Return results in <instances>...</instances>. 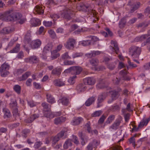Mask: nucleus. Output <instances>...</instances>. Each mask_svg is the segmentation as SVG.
<instances>
[{"mask_svg": "<svg viewBox=\"0 0 150 150\" xmlns=\"http://www.w3.org/2000/svg\"><path fill=\"white\" fill-rule=\"evenodd\" d=\"M141 52V48L136 46L131 47L129 49V54L132 56L133 60L139 64V62L137 60Z\"/></svg>", "mask_w": 150, "mask_h": 150, "instance_id": "f257e3e1", "label": "nucleus"}, {"mask_svg": "<svg viewBox=\"0 0 150 150\" xmlns=\"http://www.w3.org/2000/svg\"><path fill=\"white\" fill-rule=\"evenodd\" d=\"M18 12H16L13 9L9 10L7 11L4 14V18L7 21H16V15Z\"/></svg>", "mask_w": 150, "mask_h": 150, "instance_id": "f03ea898", "label": "nucleus"}, {"mask_svg": "<svg viewBox=\"0 0 150 150\" xmlns=\"http://www.w3.org/2000/svg\"><path fill=\"white\" fill-rule=\"evenodd\" d=\"M41 105L43 107V112L44 115L50 119L54 118V115L51 112L49 105L46 102H44L42 103Z\"/></svg>", "mask_w": 150, "mask_h": 150, "instance_id": "7ed1b4c3", "label": "nucleus"}, {"mask_svg": "<svg viewBox=\"0 0 150 150\" xmlns=\"http://www.w3.org/2000/svg\"><path fill=\"white\" fill-rule=\"evenodd\" d=\"M10 68V66L6 62L1 65L0 67V73L2 77H5L9 74L8 70Z\"/></svg>", "mask_w": 150, "mask_h": 150, "instance_id": "20e7f679", "label": "nucleus"}, {"mask_svg": "<svg viewBox=\"0 0 150 150\" xmlns=\"http://www.w3.org/2000/svg\"><path fill=\"white\" fill-rule=\"evenodd\" d=\"M150 120V117L148 118L143 119L140 122L137 127L136 126H133L131 131L132 132L137 131L139 128L143 127L144 126H146Z\"/></svg>", "mask_w": 150, "mask_h": 150, "instance_id": "39448f33", "label": "nucleus"}, {"mask_svg": "<svg viewBox=\"0 0 150 150\" xmlns=\"http://www.w3.org/2000/svg\"><path fill=\"white\" fill-rule=\"evenodd\" d=\"M10 108L13 110V116L18 117L19 116V113L17 108V104L16 100L11 101L9 104Z\"/></svg>", "mask_w": 150, "mask_h": 150, "instance_id": "423d86ee", "label": "nucleus"}, {"mask_svg": "<svg viewBox=\"0 0 150 150\" xmlns=\"http://www.w3.org/2000/svg\"><path fill=\"white\" fill-rule=\"evenodd\" d=\"M53 48L52 45L51 43L47 44L44 47L42 54V58L44 59H46L47 58V54H46L50 52H51V50Z\"/></svg>", "mask_w": 150, "mask_h": 150, "instance_id": "0eeeda50", "label": "nucleus"}, {"mask_svg": "<svg viewBox=\"0 0 150 150\" xmlns=\"http://www.w3.org/2000/svg\"><path fill=\"white\" fill-rule=\"evenodd\" d=\"M76 42L75 40L74 39L69 38L67 40L66 43L64 44V46L67 49H72L74 47Z\"/></svg>", "mask_w": 150, "mask_h": 150, "instance_id": "6e6552de", "label": "nucleus"}, {"mask_svg": "<svg viewBox=\"0 0 150 150\" xmlns=\"http://www.w3.org/2000/svg\"><path fill=\"white\" fill-rule=\"evenodd\" d=\"M72 11L69 8H66L62 13V17L66 19L67 20H69L71 18V14L72 13Z\"/></svg>", "mask_w": 150, "mask_h": 150, "instance_id": "1a4fd4ad", "label": "nucleus"}, {"mask_svg": "<svg viewBox=\"0 0 150 150\" xmlns=\"http://www.w3.org/2000/svg\"><path fill=\"white\" fill-rule=\"evenodd\" d=\"M71 74L73 75H79L82 71L81 67L78 66H74L71 67Z\"/></svg>", "mask_w": 150, "mask_h": 150, "instance_id": "9d476101", "label": "nucleus"}, {"mask_svg": "<svg viewBox=\"0 0 150 150\" xmlns=\"http://www.w3.org/2000/svg\"><path fill=\"white\" fill-rule=\"evenodd\" d=\"M99 144V142L96 140H94L90 143L86 147V150H93V148H95Z\"/></svg>", "mask_w": 150, "mask_h": 150, "instance_id": "9b49d317", "label": "nucleus"}, {"mask_svg": "<svg viewBox=\"0 0 150 150\" xmlns=\"http://www.w3.org/2000/svg\"><path fill=\"white\" fill-rule=\"evenodd\" d=\"M107 93H104L99 96L98 99L97 108H99L102 106V103L107 96Z\"/></svg>", "mask_w": 150, "mask_h": 150, "instance_id": "f8f14e48", "label": "nucleus"}, {"mask_svg": "<svg viewBox=\"0 0 150 150\" xmlns=\"http://www.w3.org/2000/svg\"><path fill=\"white\" fill-rule=\"evenodd\" d=\"M111 44L112 45L110 47L111 50L115 52L116 54H117L119 51V48L118 46V44L116 42L112 40L111 41Z\"/></svg>", "mask_w": 150, "mask_h": 150, "instance_id": "ddd939ff", "label": "nucleus"}, {"mask_svg": "<svg viewBox=\"0 0 150 150\" xmlns=\"http://www.w3.org/2000/svg\"><path fill=\"white\" fill-rule=\"evenodd\" d=\"M83 81L85 83L90 85H94L96 83V80L93 77H88L84 79Z\"/></svg>", "mask_w": 150, "mask_h": 150, "instance_id": "4468645a", "label": "nucleus"}, {"mask_svg": "<svg viewBox=\"0 0 150 150\" xmlns=\"http://www.w3.org/2000/svg\"><path fill=\"white\" fill-rule=\"evenodd\" d=\"M25 61L27 62H29L36 63L39 61V58L36 56L30 57L29 58L25 59Z\"/></svg>", "mask_w": 150, "mask_h": 150, "instance_id": "2eb2a0df", "label": "nucleus"}, {"mask_svg": "<svg viewBox=\"0 0 150 150\" xmlns=\"http://www.w3.org/2000/svg\"><path fill=\"white\" fill-rule=\"evenodd\" d=\"M41 44V41L38 39L32 41L31 44V46L32 49L37 48L40 46Z\"/></svg>", "mask_w": 150, "mask_h": 150, "instance_id": "dca6fc26", "label": "nucleus"}, {"mask_svg": "<svg viewBox=\"0 0 150 150\" xmlns=\"http://www.w3.org/2000/svg\"><path fill=\"white\" fill-rule=\"evenodd\" d=\"M66 118L65 117L61 116L55 118L54 120V123L57 125L61 124L64 122Z\"/></svg>", "mask_w": 150, "mask_h": 150, "instance_id": "f3484780", "label": "nucleus"}, {"mask_svg": "<svg viewBox=\"0 0 150 150\" xmlns=\"http://www.w3.org/2000/svg\"><path fill=\"white\" fill-rule=\"evenodd\" d=\"M16 21H17L18 23L21 24H23L26 21V19L22 18V15L20 13H18L16 15Z\"/></svg>", "mask_w": 150, "mask_h": 150, "instance_id": "a211bd4d", "label": "nucleus"}, {"mask_svg": "<svg viewBox=\"0 0 150 150\" xmlns=\"http://www.w3.org/2000/svg\"><path fill=\"white\" fill-rule=\"evenodd\" d=\"M30 23L32 26H37L41 24V21L37 18H33L30 20Z\"/></svg>", "mask_w": 150, "mask_h": 150, "instance_id": "6ab92c4d", "label": "nucleus"}, {"mask_svg": "<svg viewBox=\"0 0 150 150\" xmlns=\"http://www.w3.org/2000/svg\"><path fill=\"white\" fill-rule=\"evenodd\" d=\"M86 89V86L83 83L78 85L76 89L79 93L84 92Z\"/></svg>", "mask_w": 150, "mask_h": 150, "instance_id": "aec40b11", "label": "nucleus"}, {"mask_svg": "<svg viewBox=\"0 0 150 150\" xmlns=\"http://www.w3.org/2000/svg\"><path fill=\"white\" fill-rule=\"evenodd\" d=\"M121 123V120H116L114 123L109 127L110 129L116 130L118 128Z\"/></svg>", "mask_w": 150, "mask_h": 150, "instance_id": "412c9836", "label": "nucleus"}, {"mask_svg": "<svg viewBox=\"0 0 150 150\" xmlns=\"http://www.w3.org/2000/svg\"><path fill=\"white\" fill-rule=\"evenodd\" d=\"M53 83L54 86L58 87L64 86L65 85L64 82L60 79H55L53 81Z\"/></svg>", "mask_w": 150, "mask_h": 150, "instance_id": "4be33fe9", "label": "nucleus"}, {"mask_svg": "<svg viewBox=\"0 0 150 150\" xmlns=\"http://www.w3.org/2000/svg\"><path fill=\"white\" fill-rule=\"evenodd\" d=\"M39 117V115L38 114H34L31 115L30 117L25 120V121L27 123H31Z\"/></svg>", "mask_w": 150, "mask_h": 150, "instance_id": "5701e85b", "label": "nucleus"}, {"mask_svg": "<svg viewBox=\"0 0 150 150\" xmlns=\"http://www.w3.org/2000/svg\"><path fill=\"white\" fill-rule=\"evenodd\" d=\"M62 69L60 67H57L54 69L52 71L51 74L54 75L59 76L62 72Z\"/></svg>", "mask_w": 150, "mask_h": 150, "instance_id": "b1692460", "label": "nucleus"}, {"mask_svg": "<svg viewBox=\"0 0 150 150\" xmlns=\"http://www.w3.org/2000/svg\"><path fill=\"white\" fill-rule=\"evenodd\" d=\"M44 8L43 6L37 5L34 9L37 13L41 14L44 13Z\"/></svg>", "mask_w": 150, "mask_h": 150, "instance_id": "393cba45", "label": "nucleus"}, {"mask_svg": "<svg viewBox=\"0 0 150 150\" xmlns=\"http://www.w3.org/2000/svg\"><path fill=\"white\" fill-rule=\"evenodd\" d=\"M31 74V73L30 71L26 72L24 74L22 75L21 77H19L18 79L20 81L25 80Z\"/></svg>", "mask_w": 150, "mask_h": 150, "instance_id": "a878e982", "label": "nucleus"}, {"mask_svg": "<svg viewBox=\"0 0 150 150\" xmlns=\"http://www.w3.org/2000/svg\"><path fill=\"white\" fill-rule=\"evenodd\" d=\"M83 120V119L81 117H75L72 120V123L73 125H79Z\"/></svg>", "mask_w": 150, "mask_h": 150, "instance_id": "bb28decb", "label": "nucleus"}, {"mask_svg": "<svg viewBox=\"0 0 150 150\" xmlns=\"http://www.w3.org/2000/svg\"><path fill=\"white\" fill-rule=\"evenodd\" d=\"M46 96L47 101L48 103H50L51 104H52L55 103V101L54 98L51 94L49 93H47Z\"/></svg>", "mask_w": 150, "mask_h": 150, "instance_id": "cd10ccee", "label": "nucleus"}, {"mask_svg": "<svg viewBox=\"0 0 150 150\" xmlns=\"http://www.w3.org/2000/svg\"><path fill=\"white\" fill-rule=\"evenodd\" d=\"M107 86L105 84V82L101 80L100 81L99 83L97 84L96 87L98 89H102L106 88Z\"/></svg>", "mask_w": 150, "mask_h": 150, "instance_id": "c85d7f7f", "label": "nucleus"}, {"mask_svg": "<svg viewBox=\"0 0 150 150\" xmlns=\"http://www.w3.org/2000/svg\"><path fill=\"white\" fill-rule=\"evenodd\" d=\"M68 129L67 128H64L62 129V131L56 136L58 137L59 139H60L65 134H66Z\"/></svg>", "mask_w": 150, "mask_h": 150, "instance_id": "c756f323", "label": "nucleus"}, {"mask_svg": "<svg viewBox=\"0 0 150 150\" xmlns=\"http://www.w3.org/2000/svg\"><path fill=\"white\" fill-rule=\"evenodd\" d=\"M96 100L95 97L92 96L89 98L86 101L85 105L86 106H88L94 103Z\"/></svg>", "mask_w": 150, "mask_h": 150, "instance_id": "7c9ffc66", "label": "nucleus"}, {"mask_svg": "<svg viewBox=\"0 0 150 150\" xmlns=\"http://www.w3.org/2000/svg\"><path fill=\"white\" fill-rule=\"evenodd\" d=\"M72 145V143L71 142V140L69 139L66 140L63 145L64 148L65 149H67L71 147Z\"/></svg>", "mask_w": 150, "mask_h": 150, "instance_id": "2f4dec72", "label": "nucleus"}, {"mask_svg": "<svg viewBox=\"0 0 150 150\" xmlns=\"http://www.w3.org/2000/svg\"><path fill=\"white\" fill-rule=\"evenodd\" d=\"M89 62L90 64L94 67L97 66L99 63L98 60L96 58L91 59L89 60Z\"/></svg>", "mask_w": 150, "mask_h": 150, "instance_id": "473e14b6", "label": "nucleus"}, {"mask_svg": "<svg viewBox=\"0 0 150 150\" xmlns=\"http://www.w3.org/2000/svg\"><path fill=\"white\" fill-rule=\"evenodd\" d=\"M4 116V118H9L11 116V114L9 110L7 108L3 109Z\"/></svg>", "mask_w": 150, "mask_h": 150, "instance_id": "72a5a7b5", "label": "nucleus"}, {"mask_svg": "<svg viewBox=\"0 0 150 150\" xmlns=\"http://www.w3.org/2000/svg\"><path fill=\"white\" fill-rule=\"evenodd\" d=\"M52 59L53 60L59 56V54L56 50H54L51 52Z\"/></svg>", "mask_w": 150, "mask_h": 150, "instance_id": "f704fd0d", "label": "nucleus"}, {"mask_svg": "<svg viewBox=\"0 0 150 150\" xmlns=\"http://www.w3.org/2000/svg\"><path fill=\"white\" fill-rule=\"evenodd\" d=\"M135 136L131 137L128 139L129 142V144H132L133 146L135 148L136 146H137V144L135 143Z\"/></svg>", "mask_w": 150, "mask_h": 150, "instance_id": "c9c22d12", "label": "nucleus"}, {"mask_svg": "<svg viewBox=\"0 0 150 150\" xmlns=\"http://www.w3.org/2000/svg\"><path fill=\"white\" fill-rule=\"evenodd\" d=\"M110 93H111V98L114 100L116 99L119 96L118 92L116 91H112Z\"/></svg>", "mask_w": 150, "mask_h": 150, "instance_id": "e433bc0d", "label": "nucleus"}, {"mask_svg": "<svg viewBox=\"0 0 150 150\" xmlns=\"http://www.w3.org/2000/svg\"><path fill=\"white\" fill-rule=\"evenodd\" d=\"M11 30L10 27H5L0 31V33L4 34H8L10 33Z\"/></svg>", "mask_w": 150, "mask_h": 150, "instance_id": "4c0bfd02", "label": "nucleus"}, {"mask_svg": "<svg viewBox=\"0 0 150 150\" xmlns=\"http://www.w3.org/2000/svg\"><path fill=\"white\" fill-rule=\"evenodd\" d=\"M140 6V3L139 2H137L134 4L132 7V8L130 10L131 13L133 12L135 10H137L139 8Z\"/></svg>", "mask_w": 150, "mask_h": 150, "instance_id": "58836bf2", "label": "nucleus"}, {"mask_svg": "<svg viewBox=\"0 0 150 150\" xmlns=\"http://www.w3.org/2000/svg\"><path fill=\"white\" fill-rule=\"evenodd\" d=\"M31 41L30 35V34H27L26 35L24 38L23 41L25 43H29Z\"/></svg>", "mask_w": 150, "mask_h": 150, "instance_id": "ea45409f", "label": "nucleus"}, {"mask_svg": "<svg viewBox=\"0 0 150 150\" xmlns=\"http://www.w3.org/2000/svg\"><path fill=\"white\" fill-rule=\"evenodd\" d=\"M120 108L118 105L115 104L112 106L110 108V109L112 111H119L120 110Z\"/></svg>", "mask_w": 150, "mask_h": 150, "instance_id": "a19ab883", "label": "nucleus"}, {"mask_svg": "<svg viewBox=\"0 0 150 150\" xmlns=\"http://www.w3.org/2000/svg\"><path fill=\"white\" fill-rule=\"evenodd\" d=\"M20 49V45L17 44L15 47L12 50H11L10 52V53H16L18 52Z\"/></svg>", "mask_w": 150, "mask_h": 150, "instance_id": "79ce46f5", "label": "nucleus"}, {"mask_svg": "<svg viewBox=\"0 0 150 150\" xmlns=\"http://www.w3.org/2000/svg\"><path fill=\"white\" fill-rule=\"evenodd\" d=\"M59 102L62 103L63 105H67L69 103L68 99L65 97H63L59 100Z\"/></svg>", "mask_w": 150, "mask_h": 150, "instance_id": "37998d69", "label": "nucleus"}, {"mask_svg": "<svg viewBox=\"0 0 150 150\" xmlns=\"http://www.w3.org/2000/svg\"><path fill=\"white\" fill-rule=\"evenodd\" d=\"M80 45L83 46H87L90 45L91 43V41L89 40H83L80 42Z\"/></svg>", "mask_w": 150, "mask_h": 150, "instance_id": "c03bdc74", "label": "nucleus"}, {"mask_svg": "<svg viewBox=\"0 0 150 150\" xmlns=\"http://www.w3.org/2000/svg\"><path fill=\"white\" fill-rule=\"evenodd\" d=\"M102 111L101 110L97 111L91 115V116L93 117L99 116L102 113Z\"/></svg>", "mask_w": 150, "mask_h": 150, "instance_id": "a18cd8bd", "label": "nucleus"}, {"mask_svg": "<svg viewBox=\"0 0 150 150\" xmlns=\"http://www.w3.org/2000/svg\"><path fill=\"white\" fill-rule=\"evenodd\" d=\"M13 89L18 94L20 93L21 91V87L19 85H15L13 87Z\"/></svg>", "mask_w": 150, "mask_h": 150, "instance_id": "49530a36", "label": "nucleus"}, {"mask_svg": "<svg viewBox=\"0 0 150 150\" xmlns=\"http://www.w3.org/2000/svg\"><path fill=\"white\" fill-rule=\"evenodd\" d=\"M76 77H77L75 75L70 76L68 80V82L71 84L74 83L75 82V80Z\"/></svg>", "mask_w": 150, "mask_h": 150, "instance_id": "de8ad7c7", "label": "nucleus"}, {"mask_svg": "<svg viewBox=\"0 0 150 150\" xmlns=\"http://www.w3.org/2000/svg\"><path fill=\"white\" fill-rule=\"evenodd\" d=\"M52 144L54 146L60 140L57 137L56 135L52 138Z\"/></svg>", "mask_w": 150, "mask_h": 150, "instance_id": "09e8293b", "label": "nucleus"}, {"mask_svg": "<svg viewBox=\"0 0 150 150\" xmlns=\"http://www.w3.org/2000/svg\"><path fill=\"white\" fill-rule=\"evenodd\" d=\"M0 149L1 150H8L7 144L6 143L1 144L0 145Z\"/></svg>", "mask_w": 150, "mask_h": 150, "instance_id": "8fccbe9b", "label": "nucleus"}, {"mask_svg": "<svg viewBox=\"0 0 150 150\" xmlns=\"http://www.w3.org/2000/svg\"><path fill=\"white\" fill-rule=\"evenodd\" d=\"M115 115H110L108 118L106 122L107 123L110 124L115 119Z\"/></svg>", "mask_w": 150, "mask_h": 150, "instance_id": "3c124183", "label": "nucleus"}, {"mask_svg": "<svg viewBox=\"0 0 150 150\" xmlns=\"http://www.w3.org/2000/svg\"><path fill=\"white\" fill-rule=\"evenodd\" d=\"M149 35L150 34L148 33L146 34L142 35L140 37H137V38L140 40L142 41L147 38Z\"/></svg>", "mask_w": 150, "mask_h": 150, "instance_id": "603ef678", "label": "nucleus"}, {"mask_svg": "<svg viewBox=\"0 0 150 150\" xmlns=\"http://www.w3.org/2000/svg\"><path fill=\"white\" fill-rule=\"evenodd\" d=\"M106 118V117L105 116V115H103L101 117H100V118L98 120V124H102L103 123V122Z\"/></svg>", "mask_w": 150, "mask_h": 150, "instance_id": "864d4df0", "label": "nucleus"}, {"mask_svg": "<svg viewBox=\"0 0 150 150\" xmlns=\"http://www.w3.org/2000/svg\"><path fill=\"white\" fill-rule=\"evenodd\" d=\"M44 25L47 27L51 26L52 24V22L51 21H44L43 22Z\"/></svg>", "mask_w": 150, "mask_h": 150, "instance_id": "5fc2aeb1", "label": "nucleus"}, {"mask_svg": "<svg viewBox=\"0 0 150 150\" xmlns=\"http://www.w3.org/2000/svg\"><path fill=\"white\" fill-rule=\"evenodd\" d=\"M50 17L52 18L54 21L56 20L58 18H59L60 16L56 14H51L50 15Z\"/></svg>", "mask_w": 150, "mask_h": 150, "instance_id": "6e6d98bb", "label": "nucleus"}, {"mask_svg": "<svg viewBox=\"0 0 150 150\" xmlns=\"http://www.w3.org/2000/svg\"><path fill=\"white\" fill-rule=\"evenodd\" d=\"M48 32L49 34L51 35V37L54 38L56 37V35L54 31L52 29L50 30H48Z\"/></svg>", "mask_w": 150, "mask_h": 150, "instance_id": "4d7b16f0", "label": "nucleus"}, {"mask_svg": "<svg viewBox=\"0 0 150 150\" xmlns=\"http://www.w3.org/2000/svg\"><path fill=\"white\" fill-rule=\"evenodd\" d=\"M79 7L80 8V10L86 11V10L88 8V6H86L84 4H81L79 5Z\"/></svg>", "mask_w": 150, "mask_h": 150, "instance_id": "13d9d810", "label": "nucleus"}, {"mask_svg": "<svg viewBox=\"0 0 150 150\" xmlns=\"http://www.w3.org/2000/svg\"><path fill=\"white\" fill-rule=\"evenodd\" d=\"M62 59H71V57H70L68 54V52H66L62 56Z\"/></svg>", "mask_w": 150, "mask_h": 150, "instance_id": "bf43d9fd", "label": "nucleus"}, {"mask_svg": "<svg viewBox=\"0 0 150 150\" xmlns=\"http://www.w3.org/2000/svg\"><path fill=\"white\" fill-rule=\"evenodd\" d=\"M33 85L34 87L37 89H40L41 88V86L40 83L34 82L33 83Z\"/></svg>", "mask_w": 150, "mask_h": 150, "instance_id": "052dcab7", "label": "nucleus"}, {"mask_svg": "<svg viewBox=\"0 0 150 150\" xmlns=\"http://www.w3.org/2000/svg\"><path fill=\"white\" fill-rule=\"evenodd\" d=\"M143 68L145 70H148L150 69V62L146 63L143 66Z\"/></svg>", "mask_w": 150, "mask_h": 150, "instance_id": "680f3d73", "label": "nucleus"}, {"mask_svg": "<svg viewBox=\"0 0 150 150\" xmlns=\"http://www.w3.org/2000/svg\"><path fill=\"white\" fill-rule=\"evenodd\" d=\"M72 140L75 144H79L78 139L77 137L75 135H73Z\"/></svg>", "mask_w": 150, "mask_h": 150, "instance_id": "e2e57ef3", "label": "nucleus"}, {"mask_svg": "<svg viewBox=\"0 0 150 150\" xmlns=\"http://www.w3.org/2000/svg\"><path fill=\"white\" fill-rule=\"evenodd\" d=\"M115 64H110L107 65L108 68L110 70H113L115 67Z\"/></svg>", "mask_w": 150, "mask_h": 150, "instance_id": "0e129e2a", "label": "nucleus"}, {"mask_svg": "<svg viewBox=\"0 0 150 150\" xmlns=\"http://www.w3.org/2000/svg\"><path fill=\"white\" fill-rule=\"evenodd\" d=\"M93 52L92 55L93 57H95L97 55H98L102 53V52L99 51H93Z\"/></svg>", "mask_w": 150, "mask_h": 150, "instance_id": "69168bd1", "label": "nucleus"}, {"mask_svg": "<svg viewBox=\"0 0 150 150\" xmlns=\"http://www.w3.org/2000/svg\"><path fill=\"white\" fill-rule=\"evenodd\" d=\"M30 131L28 129H25L23 130L22 131V134L23 135L24 137H26V135L29 133Z\"/></svg>", "mask_w": 150, "mask_h": 150, "instance_id": "338daca9", "label": "nucleus"}, {"mask_svg": "<svg viewBox=\"0 0 150 150\" xmlns=\"http://www.w3.org/2000/svg\"><path fill=\"white\" fill-rule=\"evenodd\" d=\"M144 13L147 16L149 15L150 13V7L148 6L145 9L144 11Z\"/></svg>", "mask_w": 150, "mask_h": 150, "instance_id": "774afa93", "label": "nucleus"}]
</instances>
